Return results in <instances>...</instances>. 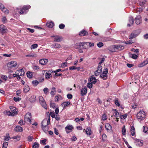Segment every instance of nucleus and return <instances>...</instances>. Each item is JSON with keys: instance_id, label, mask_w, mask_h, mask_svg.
Segmentation results:
<instances>
[{"instance_id": "09e8293b", "label": "nucleus", "mask_w": 148, "mask_h": 148, "mask_svg": "<svg viewBox=\"0 0 148 148\" xmlns=\"http://www.w3.org/2000/svg\"><path fill=\"white\" fill-rule=\"evenodd\" d=\"M107 136L105 134H103L102 137V140L103 141H105L107 139Z\"/></svg>"}, {"instance_id": "a878e982", "label": "nucleus", "mask_w": 148, "mask_h": 148, "mask_svg": "<svg viewBox=\"0 0 148 148\" xmlns=\"http://www.w3.org/2000/svg\"><path fill=\"white\" fill-rule=\"evenodd\" d=\"M88 34V32L85 31V30H83L79 33V35L81 36H84Z\"/></svg>"}, {"instance_id": "5701e85b", "label": "nucleus", "mask_w": 148, "mask_h": 148, "mask_svg": "<svg viewBox=\"0 0 148 148\" xmlns=\"http://www.w3.org/2000/svg\"><path fill=\"white\" fill-rule=\"evenodd\" d=\"M54 25V23L52 21H47V26L48 27L52 28Z\"/></svg>"}, {"instance_id": "7ed1b4c3", "label": "nucleus", "mask_w": 148, "mask_h": 148, "mask_svg": "<svg viewBox=\"0 0 148 148\" xmlns=\"http://www.w3.org/2000/svg\"><path fill=\"white\" fill-rule=\"evenodd\" d=\"M30 8L31 6L29 5H24L22 9L20 10L19 12L21 14H25Z\"/></svg>"}, {"instance_id": "c85d7f7f", "label": "nucleus", "mask_w": 148, "mask_h": 148, "mask_svg": "<svg viewBox=\"0 0 148 148\" xmlns=\"http://www.w3.org/2000/svg\"><path fill=\"white\" fill-rule=\"evenodd\" d=\"M29 101L31 102H34L36 100V97L35 95H32L31 96L29 99Z\"/></svg>"}, {"instance_id": "c9c22d12", "label": "nucleus", "mask_w": 148, "mask_h": 148, "mask_svg": "<svg viewBox=\"0 0 148 148\" xmlns=\"http://www.w3.org/2000/svg\"><path fill=\"white\" fill-rule=\"evenodd\" d=\"M146 65V64L145 63V61H144L141 63L139 64L138 65V67L141 68L144 66Z\"/></svg>"}, {"instance_id": "f8f14e48", "label": "nucleus", "mask_w": 148, "mask_h": 148, "mask_svg": "<svg viewBox=\"0 0 148 148\" xmlns=\"http://www.w3.org/2000/svg\"><path fill=\"white\" fill-rule=\"evenodd\" d=\"M142 20L140 15H137L135 18V23L137 25H139L141 23Z\"/></svg>"}, {"instance_id": "6e6552de", "label": "nucleus", "mask_w": 148, "mask_h": 148, "mask_svg": "<svg viewBox=\"0 0 148 148\" xmlns=\"http://www.w3.org/2000/svg\"><path fill=\"white\" fill-rule=\"evenodd\" d=\"M80 94L81 96L86 95L87 92V89L86 86H84L80 89Z\"/></svg>"}, {"instance_id": "052dcab7", "label": "nucleus", "mask_w": 148, "mask_h": 148, "mask_svg": "<svg viewBox=\"0 0 148 148\" xmlns=\"http://www.w3.org/2000/svg\"><path fill=\"white\" fill-rule=\"evenodd\" d=\"M7 19L5 16H3L2 18V21L3 22L5 23L7 22Z\"/></svg>"}, {"instance_id": "a18cd8bd", "label": "nucleus", "mask_w": 148, "mask_h": 148, "mask_svg": "<svg viewBox=\"0 0 148 148\" xmlns=\"http://www.w3.org/2000/svg\"><path fill=\"white\" fill-rule=\"evenodd\" d=\"M39 146V144L35 142L34 143L32 146V148H38Z\"/></svg>"}, {"instance_id": "774afa93", "label": "nucleus", "mask_w": 148, "mask_h": 148, "mask_svg": "<svg viewBox=\"0 0 148 148\" xmlns=\"http://www.w3.org/2000/svg\"><path fill=\"white\" fill-rule=\"evenodd\" d=\"M50 106L52 108H54L56 107V104L50 102Z\"/></svg>"}, {"instance_id": "37998d69", "label": "nucleus", "mask_w": 148, "mask_h": 148, "mask_svg": "<svg viewBox=\"0 0 148 148\" xmlns=\"http://www.w3.org/2000/svg\"><path fill=\"white\" fill-rule=\"evenodd\" d=\"M86 44L87 45H88V44H89V47H93L94 45V44L93 42H85V44Z\"/></svg>"}, {"instance_id": "a211bd4d", "label": "nucleus", "mask_w": 148, "mask_h": 148, "mask_svg": "<svg viewBox=\"0 0 148 148\" xmlns=\"http://www.w3.org/2000/svg\"><path fill=\"white\" fill-rule=\"evenodd\" d=\"M48 62V61L47 59H42L39 60V63L40 64L44 65L47 64Z\"/></svg>"}, {"instance_id": "6ab92c4d", "label": "nucleus", "mask_w": 148, "mask_h": 148, "mask_svg": "<svg viewBox=\"0 0 148 148\" xmlns=\"http://www.w3.org/2000/svg\"><path fill=\"white\" fill-rule=\"evenodd\" d=\"M129 21L130 23L127 24V26H130L132 25L134 22L133 17L131 16H130L129 17Z\"/></svg>"}, {"instance_id": "f03ea898", "label": "nucleus", "mask_w": 148, "mask_h": 148, "mask_svg": "<svg viewBox=\"0 0 148 148\" xmlns=\"http://www.w3.org/2000/svg\"><path fill=\"white\" fill-rule=\"evenodd\" d=\"M145 112L143 110H141L138 112L137 114V117L138 119H144L146 117Z\"/></svg>"}, {"instance_id": "0e129e2a", "label": "nucleus", "mask_w": 148, "mask_h": 148, "mask_svg": "<svg viewBox=\"0 0 148 148\" xmlns=\"http://www.w3.org/2000/svg\"><path fill=\"white\" fill-rule=\"evenodd\" d=\"M8 145V143L7 142H4L3 143V148H7Z\"/></svg>"}, {"instance_id": "f257e3e1", "label": "nucleus", "mask_w": 148, "mask_h": 148, "mask_svg": "<svg viewBox=\"0 0 148 148\" xmlns=\"http://www.w3.org/2000/svg\"><path fill=\"white\" fill-rule=\"evenodd\" d=\"M54 42H60L63 40V38L58 35H53L51 36Z\"/></svg>"}, {"instance_id": "cd10ccee", "label": "nucleus", "mask_w": 148, "mask_h": 148, "mask_svg": "<svg viewBox=\"0 0 148 148\" xmlns=\"http://www.w3.org/2000/svg\"><path fill=\"white\" fill-rule=\"evenodd\" d=\"M114 103L116 106L122 108H123L122 106L120 105L119 102L117 99H115L114 100Z\"/></svg>"}, {"instance_id": "4be33fe9", "label": "nucleus", "mask_w": 148, "mask_h": 148, "mask_svg": "<svg viewBox=\"0 0 148 148\" xmlns=\"http://www.w3.org/2000/svg\"><path fill=\"white\" fill-rule=\"evenodd\" d=\"M41 106L43 107L45 109H46L47 108V106L46 103L44 99L43 101H41L39 102Z\"/></svg>"}, {"instance_id": "393cba45", "label": "nucleus", "mask_w": 148, "mask_h": 148, "mask_svg": "<svg viewBox=\"0 0 148 148\" xmlns=\"http://www.w3.org/2000/svg\"><path fill=\"white\" fill-rule=\"evenodd\" d=\"M37 55L34 53H30L25 56L26 57H30L31 58L36 57H37Z\"/></svg>"}, {"instance_id": "e2e57ef3", "label": "nucleus", "mask_w": 148, "mask_h": 148, "mask_svg": "<svg viewBox=\"0 0 148 148\" xmlns=\"http://www.w3.org/2000/svg\"><path fill=\"white\" fill-rule=\"evenodd\" d=\"M33 69L35 70H38L39 69V66L36 65H33Z\"/></svg>"}, {"instance_id": "2eb2a0df", "label": "nucleus", "mask_w": 148, "mask_h": 148, "mask_svg": "<svg viewBox=\"0 0 148 148\" xmlns=\"http://www.w3.org/2000/svg\"><path fill=\"white\" fill-rule=\"evenodd\" d=\"M143 141L136 139L135 140V143L136 145L139 146H141L143 145Z\"/></svg>"}, {"instance_id": "c03bdc74", "label": "nucleus", "mask_w": 148, "mask_h": 148, "mask_svg": "<svg viewBox=\"0 0 148 148\" xmlns=\"http://www.w3.org/2000/svg\"><path fill=\"white\" fill-rule=\"evenodd\" d=\"M38 47V45L36 44H34L32 45L30 47L31 49H35L36 48Z\"/></svg>"}, {"instance_id": "aec40b11", "label": "nucleus", "mask_w": 148, "mask_h": 148, "mask_svg": "<svg viewBox=\"0 0 148 148\" xmlns=\"http://www.w3.org/2000/svg\"><path fill=\"white\" fill-rule=\"evenodd\" d=\"M115 45H113L110 46L108 48V49L110 51L112 52H115L116 51V47Z\"/></svg>"}, {"instance_id": "1a4fd4ad", "label": "nucleus", "mask_w": 148, "mask_h": 148, "mask_svg": "<svg viewBox=\"0 0 148 148\" xmlns=\"http://www.w3.org/2000/svg\"><path fill=\"white\" fill-rule=\"evenodd\" d=\"M73 129V126L70 125H68L65 127V130L67 134H68L72 131Z\"/></svg>"}, {"instance_id": "3c124183", "label": "nucleus", "mask_w": 148, "mask_h": 148, "mask_svg": "<svg viewBox=\"0 0 148 148\" xmlns=\"http://www.w3.org/2000/svg\"><path fill=\"white\" fill-rule=\"evenodd\" d=\"M12 138L16 139V141H19L20 139V137L18 136H16L12 137Z\"/></svg>"}, {"instance_id": "8fccbe9b", "label": "nucleus", "mask_w": 148, "mask_h": 148, "mask_svg": "<svg viewBox=\"0 0 148 148\" xmlns=\"http://www.w3.org/2000/svg\"><path fill=\"white\" fill-rule=\"evenodd\" d=\"M102 66L101 65H99L97 68V71H99V73H101L102 72Z\"/></svg>"}, {"instance_id": "49530a36", "label": "nucleus", "mask_w": 148, "mask_h": 148, "mask_svg": "<svg viewBox=\"0 0 148 148\" xmlns=\"http://www.w3.org/2000/svg\"><path fill=\"white\" fill-rule=\"evenodd\" d=\"M143 132L145 133H148V127H147L144 126Z\"/></svg>"}, {"instance_id": "f3484780", "label": "nucleus", "mask_w": 148, "mask_h": 148, "mask_svg": "<svg viewBox=\"0 0 148 148\" xmlns=\"http://www.w3.org/2000/svg\"><path fill=\"white\" fill-rule=\"evenodd\" d=\"M85 42H82L76 43L74 46L75 48L79 49L81 47V46H83L85 44Z\"/></svg>"}, {"instance_id": "6e6d98bb", "label": "nucleus", "mask_w": 148, "mask_h": 148, "mask_svg": "<svg viewBox=\"0 0 148 148\" xmlns=\"http://www.w3.org/2000/svg\"><path fill=\"white\" fill-rule=\"evenodd\" d=\"M92 84L93 83H92L91 82H88L87 85V87L89 88H91L92 87Z\"/></svg>"}, {"instance_id": "ddd939ff", "label": "nucleus", "mask_w": 148, "mask_h": 148, "mask_svg": "<svg viewBox=\"0 0 148 148\" xmlns=\"http://www.w3.org/2000/svg\"><path fill=\"white\" fill-rule=\"evenodd\" d=\"M88 81L93 84H95L97 82V79L94 75H92L90 77Z\"/></svg>"}, {"instance_id": "f704fd0d", "label": "nucleus", "mask_w": 148, "mask_h": 148, "mask_svg": "<svg viewBox=\"0 0 148 148\" xmlns=\"http://www.w3.org/2000/svg\"><path fill=\"white\" fill-rule=\"evenodd\" d=\"M29 90V87L27 85L25 86L23 88V91L25 92H28Z\"/></svg>"}, {"instance_id": "13d9d810", "label": "nucleus", "mask_w": 148, "mask_h": 148, "mask_svg": "<svg viewBox=\"0 0 148 148\" xmlns=\"http://www.w3.org/2000/svg\"><path fill=\"white\" fill-rule=\"evenodd\" d=\"M103 45V43L102 42H99L97 44V46L99 48H101Z\"/></svg>"}, {"instance_id": "9d476101", "label": "nucleus", "mask_w": 148, "mask_h": 148, "mask_svg": "<svg viewBox=\"0 0 148 148\" xmlns=\"http://www.w3.org/2000/svg\"><path fill=\"white\" fill-rule=\"evenodd\" d=\"M50 116H49V118L48 119H44L41 123V126H48L49 124L50 123Z\"/></svg>"}, {"instance_id": "4468645a", "label": "nucleus", "mask_w": 148, "mask_h": 148, "mask_svg": "<svg viewBox=\"0 0 148 148\" xmlns=\"http://www.w3.org/2000/svg\"><path fill=\"white\" fill-rule=\"evenodd\" d=\"M15 73L21 76H23L25 74L24 71L23 69L17 70L15 72Z\"/></svg>"}, {"instance_id": "dca6fc26", "label": "nucleus", "mask_w": 148, "mask_h": 148, "mask_svg": "<svg viewBox=\"0 0 148 148\" xmlns=\"http://www.w3.org/2000/svg\"><path fill=\"white\" fill-rule=\"evenodd\" d=\"M10 108L12 113H13L14 116L16 115L18 113V111L16 110V108L14 107L10 106Z\"/></svg>"}, {"instance_id": "ea45409f", "label": "nucleus", "mask_w": 148, "mask_h": 148, "mask_svg": "<svg viewBox=\"0 0 148 148\" xmlns=\"http://www.w3.org/2000/svg\"><path fill=\"white\" fill-rule=\"evenodd\" d=\"M42 129L45 132H47L48 130V126H42Z\"/></svg>"}, {"instance_id": "4d7b16f0", "label": "nucleus", "mask_w": 148, "mask_h": 148, "mask_svg": "<svg viewBox=\"0 0 148 148\" xmlns=\"http://www.w3.org/2000/svg\"><path fill=\"white\" fill-rule=\"evenodd\" d=\"M27 77L29 78L32 77V73L30 72H27Z\"/></svg>"}, {"instance_id": "9b49d317", "label": "nucleus", "mask_w": 148, "mask_h": 148, "mask_svg": "<svg viewBox=\"0 0 148 148\" xmlns=\"http://www.w3.org/2000/svg\"><path fill=\"white\" fill-rule=\"evenodd\" d=\"M105 128L107 131L109 133L112 132V128L110 124L109 123H107L105 125Z\"/></svg>"}, {"instance_id": "680f3d73", "label": "nucleus", "mask_w": 148, "mask_h": 148, "mask_svg": "<svg viewBox=\"0 0 148 148\" xmlns=\"http://www.w3.org/2000/svg\"><path fill=\"white\" fill-rule=\"evenodd\" d=\"M10 137L9 136L8 134L6 136L4 137V140H5L8 141V140L10 139Z\"/></svg>"}, {"instance_id": "473e14b6", "label": "nucleus", "mask_w": 148, "mask_h": 148, "mask_svg": "<svg viewBox=\"0 0 148 148\" xmlns=\"http://www.w3.org/2000/svg\"><path fill=\"white\" fill-rule=\"evenodd\" d=\"M4 113L5 114L9 116H14L13 113L12 112L8 110H6L4 112Z\"/></svg>"}, {"instance_id": "7c9ffc66", "label": "nucleus", "mask_w": 148, "mask_h": 148, "mask_svg": "<svg viewBox=\"0 0 148 148\" xmlns=\"http://www.w3.org/2000/svg\"><path fill=\"white\" fill-rule=\"evenodd\" d=\"M70 104V103L69 102L65 101L62 103L61 105L63 108H64L65 107L68 106Z\"/></svg>"}, {"instance_id": "5fc2aeb1", "label": "nucleus", "mask_w": 148, "mask_h": 148, "mask_svg": "<svg viewBox=\"0 0 148 148\" xmlns=\"http://www.w3.org/2000/svg\"><path fill=\"white\" fill-rule=\"evenodd\" d=\"M131 57L134 59H136L138 57L137 55L135 54H132L131 55Z\"/></svg>"}, {"instance_id": "b1692460", "label": "nucleus", "mask_w": 148, "mask_h": 148, "mask_svg": "<svg viewBox=\"0 0 148 148\" xmlns=\"http://www.w3.org/2000/svg\"><path fill=\"white\" fill-rule=\"evenodd\" d=\"M86 134L88 136L91 135L92 134V131L90 128L89 127L87 128L85 131Z\"/></svg>"}, {"instance_id": "bb28decb", "label": "nucleus", "mask_w": 148, "mask_h": 148, "mask_svg": "<svg viewBox=\"0 0 148 148\" xmlns=\"http://www.w3.org/2000/svg\"><path fill=\"white\" fill-rule=\"evenodd\" d=\"M14 130L16 132H21L23 131V128L18 126H17L14 128Z\"/></svg>"}, {"instance_id": "69168bd1", "label": "nucleus", "mask_w": 148, "mask_h": 148, "mask_svg": "<svg viewBox=\"0 0 148 148\" xmlns=\"http://www.w3.org/2000/svg\"><path fill=\"white\" fill-rule=\"evenodd\" d=\"M33 139V137L31 136H28L27 138L29 142H31L32 141Z\"/></svg>"}, {"instance_id": "0eeeda50", "label": "nucleus", "mask_w": 148, "mask_h": 148, "mask_svg": "<svg viewBox=\"0 0 148 148\" xmlns=\"http://www.w3.org/2000/svg\"><path fill=\"white\" fill-rule=\"evenodd\" d=\"M0 9L2 12H3L4 13L6 14H7L9 13L8 10L5 8L3 5L0 2Z\"/></svg>"}, {"instance_id": "a19ab883", "label": "nucleus", "mask_w": 148, "mask_h": 148, "mask_svg": "<svg viewBox=\"0 0 148 148\" xmlns=\"http://www.w3.org/2000/svg\"><path fill=\"white\" fill-rule=\"evenodd\" d=\"M107 119V117L106 114L105 113L103 114L101 118L102 120L105 121Z\"/></svg>"}, {"instance_id": "338daca9", "label": "nucleus", "mask_w": 148, "mask_h": 148, "mask_svg": "<svg viewBox=\"0 0 148 148\" xmlns=\"http://www.w3.org/2000/svg\"><path fill=\"white\" fill-rule=\"evenodd\" d=\"M13 99L16 102L19 101L21 100V98L19 97H14Z\"/></svg>"}, {"instance_id": "e433bc0d", "label": "nucleus", "mask_w": 148, "mask_h": 148, "mask_svg": "<svg viewBox=\"0 0 148 148\" xmlns=\"http://www.w3.org/2000/svg\"><path fill=\"white\" fill-rule=\"evenodd\" d=\"M63 99L62 97L60 95H59L55 97V101H58L61 100Z\"/></svg>"}, {"instance_id": "603ef678", "label": "nucleus", "mask_w": 148, "mask_h": 148, "mask_svg": "<svg viewBox=\"0 0 148 148\" xmlns=\"http://www.w3.org/2000/svg\"><path fill=\"white\" fill-rule=\"evenodd\" d=\"M43 91L44 93L46 94L47 95L48 93L49 89L47 88H46L43 89Z\"/></svg>"}, {"instance_id": "20e7f679", "label": "nucleus", "mask_w": 148, "mask_h": 148, "mask_svg": "<svg viewBox=\"0 0 148 148\" xmlns=\"http://www.w3.org/2000/svg\"><path fill=\"white\" fill-rule=\"evenodd\" d=\"M17 63L15 61H12L9 62L7 64L8 67L10 69L15 68L17 66Z\"/></svg>"}, {"instance_id": "4c0bfd02", "label": "nucleus", "mask_w": 148, "mask_h": 148, "mask_svg": "<svg viewBox=\"0 0 148 148\" xmlns=\"http://www.w3.org/2000/svg\"><path fill=\"white\" fill-rule=\"evenodd\" d=\"M52 77L51 74L49 73H46L45 74V78L47 79H50Z\"/></svg>"}, {"instance_id": "39448f33", "label": "nucleus", "mask_w": 148, "mask_h": 148, "mask_svg": "<svg viewBox=\"0 0 148 148\" xmlns=\"http://www.w3.org/2000/svg\"><path fill=\"white\" fill-rule=\"evenodd\" d=\"M140 32L135 31L133 32L130 36V39H132L137 37L140 34Z\"/></svg>"}, {"instance_id": "de8ad7c7", "label": "nucleus", "mask_w": 148, "mask_h": 148, "mask_svg": "<svg viewBox=\"0 0 148 148\" xmlns=\"http://www.w3.org/2000/svg\"><path fill=\"white\" fill-rule=\"evenodd\" d=\"M127 115L125 114L120 116V118L122 119H125L127 117Z\"/></svg>"}, {"instance_id": "79ce46f5", "label": "nucleus", "mask_w": 148, "mask_h": 148, "mask_svg": "<svg viewBox=\"0 0 148 148\" xmlns=\"http://www.w3.org/2000/svg\"><path fill=\"white\" fill-rule=\"evenodd\" d=\"M122 132L123 135L125 136V135L126 130L125 126H123L122 128Z\"/></svg>"}, {"instance_id": "864d4df0", "label": "nucleus", "mask_w": 148, "mask_h": 148, "mask_svg": "<svg viewBox=\"0 0 148 148\" xmlns=\"http://www.w3.org/2000/svg\"><path fill=\"white\" fill-rule=\"evenodd\" d=\"M100 77L103 78V79H106L107 77V75H105L103 74H102L100 75Z\"/></svg>"}, {"instance_id": "412c9836", "label": "nucleus", "mask_w": 148, "mask_h": 148, "mask_svg": "<svg viewBox=\"0 0 148 148\" xmlns=\"http://www.w3.org/2000/svg\"><path fill=\"white\" fill-rule=\"evenodd\" d=\"M61 46L60 44L58 43H54L51 45V47L55 49H59L60 48Z\"/></svg>"}, {"instance_id": "58836bf2", "label": "nucleus", "mask_w": 148, "mask_h": 148, "mask_svg": "<svg viewBox=\"0 0 148 148\" xmlns=\"http://www.w3.org/2000/svg\"><path fill=\"white\" fill-rule=\"evenodd\" d=\"M52 90L50 92V94L51 95H55L54 93L56 92V88L54 87H53L51 88Z\"/></svg>"}, {"instance_id": "423d86ee", "label": "nucleus", "mask_w": 148, "mask_h": 148, "mask_svg": "<svg viewBox=\"0 0 148 148\" xmlns=\"http://www.w3.org/2000/svg\"><path fill=\"white\" fill-rule=\"evenodd\" d=\"M8 30L6 27L3 25H0V33L2 34L6 33Z\"/></svg>"}, {"instance_id": "bf43d9fd", "label": "nucleus", "mask_w": 148, "mask_h": 148, "mask_svg": "<svg viewBox=\"0 0 148 148\" xmlns=\"http://www.w3.org/2000/svg\"><path fill=\"white\" fill-rule=\"evenodd\" d=\"M50 115L53 118H54L55 117V114L54 112H50Z\"/></svg>"}, {"instance_id": "72a5a7b5", "label": "nucleus", "mask_w": 148, "mask_h": 148, "mask_svg": "<svg viewBox=\"0 0 148 148\" xmlns=\"http://www.w3.org/2000/svg\"><path fill=\"white\" fill-rule=\"evenodd\" d=\"M130 132L132 136L134 135L135 134V130L134 126H132L130 129Z\"/></svg>"}, {"instance_id": "c756f323", "label": "nucleus", "mask_w": 148, "mask_h": 148, "mask_svg": "<svg viewBox=\"0 0 148 148\" xmlns=\"http://www.w3.org/2000/svg\"><path fill=\"white\" fill-rule=\"evenodd\" d=\"M113 114L114 116L116 118L118 117L119 116V113L118 110L116 109H113Z\"/></svg>"}, {"instance_id": "2f4dec72", "label": "nucleus", "mask_w": 148, "mask_h": 148, "mask_svg": "<svg viewBox=\"0 0 148 148\" xmlns=\"http://www.w3.org/2000/svg\"><path fill=\"white\" fill-rule=\"evenodd\" d=\"M116 49L119 50H121L123 49L124 47L123 45H115Z\"/></svg>"}]
</instances>
